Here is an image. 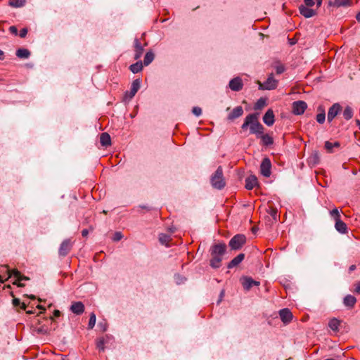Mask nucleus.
I'll use <instances>...</instances> for the list:
<instances>
[{"label":"nucleus","instance_id":"0e129e2a","mask_svg":"<svg viewBox=\"0 0 360 360\" xmlns=\"http://www.w3.org/2000/svg\"><path fill=\"white\" fill-rule=\"evenodd\" d=\"M356 122L357 126L359 127V129H360V120H356Z\"/></svg>","mask_w":360,"mask_h":360},{"label":"nucleus","instance_id":"680f3d73","mask_svg":"<svg viewBox=\"0 0 360 360\" xmlns=\"http://www.w3.org/2000/svg\"><path fill=\"white\" fill-rule=\"evenodd\" d=\"M26 313L28 314H34V311L33 310H27V311H26Z\"/></svg>","mask_w":360,"mask_h":360},{"label":"nucleus","instance_id":"69168bd1","mask_svg":"<svg viewBox=\"0 0 360 360\" xmlns=\"http://www.w3.org/2000/svg\"><path fill=\"white\" fill-rule=\"evenodd\" d=\"M314 159H315V160H318V159H319V155H318V154H317V153H316V154L314 155ZM315 162H316V160H315Z\"/></svg>","mask_w":360,"mask_h":360},{"label":"nucleus","instance_id":"aec40b11","mask_svg":"<svg viewBox=\"0 0 360 360\" xmlns=\"http://www.w3.org/2000/svg\"><path fill=\"white\" fill-rule=\"evenodd\" d=\"M257 184V179L255 175H250L245 179V188L252 190Z\"/></svg>","mask_w":360,"mask_h":360},{"label":"nucleus","instance_id":"6e6d98bb","mask_svg":"<svg viewBox=\"0 0 360 360\" xmlns=\"http://www.w3.org/2000/svg\"><path fill=\"white\" fill-rule=\"evenodd\" d=\"M260 285V283L259 281H255L252 279V285L259 286Z\"/></svg>","mask_w":360,"mask_h":360},{"label":"nucleus","instance_id":"f3484780","mask_svg":"<svg viewBox=\"0 0 360 360\" xmlns=\"http://www.w3.org/2000/svg\"><path fill=\"white\" fill-rule=\"evenodd\" d=\"M134 51H135L134 60H138L141 57V56L143 54V52L144 50L143 46L141 45V43L137 38H136L134 39Z\"/></svg>","mask_w":360,"mask_h":360},{"label":"nucleus","instance_id":"bf43d9fd","mask_svg":"<svg viewBox=\"0 0 360 360\" xmlns=\"http://www.w3.org/2000/svg\"><path fill=\"white\" fill-rule=\"evenodd\" d=\"M142 209H145V210H150V208L148 207V206H146V205H140L139 206Z\"/></svg>","mask_w":360,"mask_h":360},{"label":"nucleus","instance_id":"2eb2a0df","mask_svg":"<svg viewBox=\"0 0 360 360\" xmlns=\"http://www.w3.org/2000/svg\"><path fill=\"white\" fill-rule=\"evenodd\" d=\"M264 123L270 127L272 126L275 122V115L272 109H269L263 116Z\"/></svg>","mask_w":360,"mask_h":360},{"label":"nucleus","instance_id":"473e14b6","mask_svg":"<svg viewBox=\"0 0 360 360\" xmlns=\"http://www.w3.org/2000/svg\"><path fill=\"white\" fill-rule=\"evenodd\" d=\"M343 117L346 120H349L353 117V110L350 106H347L342 112Z\"/></svg>","mask_w":360,"mask_h":360},{"label":"nucleus","instance_id":"052dcab7","mask_svg":"<svg viewBox=\"0 0 360 360\" xmlns=\"http://www.w3.org/2000/svg\"><path fill=\"white\" fill-rule=\"evenodd\" d=\"M356 19L358 21H360V11L356 14Z\"/></svg>","mask_w":360,"mask_h":360},{"label":"nucleus","instance_id":"e2e57ef3","mask_svg":"<svg viewBox=\"0 0 360 360\" xmlns=\"http://www.w3.org/2000/svg\"><path fill=\"white\" fill-rule=\"evenodd\" d=\"M37 308L39 309H42V310L45 311V308L43 306H41V305H38Z\"/></svg>","mask_w":360,"mask_h":360},{"label":"nucleus","instance_id":"4d7b16f0","mask_svg":"<svg viewBox=\"0 0 360 360\" xmlns=\"http://www.w3.org/2000/svg\"><path fill=\"white\" fill-rule=\"evenodd\" d=\"M20 307L22 309L26 310V304L24 302H21V304H20Z\"/></svg>","mask_w":360,"mask_h":360},{"label":"nucleus","instance_id":"dca6fc26","mask_svg":"<svg viewBox=\"0 0 360 360\" xmlns=\"http://www.w3.org/2000/svg\"><path fill=\"white\" fill-rule=\"evenodd\" d=\"M309 7L310 6H307L306 5H301L299 7L300 14L306 18H309L311 17L314 16L316 14V11L312 8H310Z\"/></svg>","mask_w":360,"mask_h":360},{"label":"nucleus","instance_id":"412c9836","mask_svg":"<svg viewBox=\"0 0 360 360\" xmlns=\"http://www.w3.org/2000/svg\"><path fill=\"white\" fill-rule=\"evenodd\" d=\"M245 258V254L240 253L234 257L227 265L228 269H232L238 266Z\"/></svg>","mask_w":360,"mask_h":360},{"label":"nucleus","instance_id":"cd10ccee","mask_svg":"<svg viewBox=\"0 0 360 360\" xmlns=\"http://www.w3.org/2000/svg\"><path fill=\"white\" fill-rule=\"evenodd\" d=\"M155 55L152 51H148L146 52L144 59H143V65L148 66L150 65L153 60H154Z\"/></svg>","mask_w":360,"mask_h":360},{"label":"nucleus","instance_id":"de8ad7c7","mask_svg":"<svg viewBox=\"0 0 360 360\" xmlns=\"http://www.w3.org/2000/svg\"><path fill=\"white\" fill-rule=\"evenodd\" d=\"M9 31L11 34H14V35H17L18 34V29L15 26H11L9 27Z\"/></svg>","mask_w":360,"mask_h":360},{"label":"nucleus","instance_id":"a18cd8bd","mask_svg":"<svg viewBox=\"0 0 360 360\" xmlns=\"http://www.w3.org/2000/svg\"><path fill=\"white\" fill-rule=\"evenodd\" d=\"M98 327L102 331H105L107 330V323L105 322V321H104L103 322H100L98 323Z\"/></svg>","mask_w":360,"mask_h":360},{"label":"nucleus","instance_id":"0eeeda50","mask_svg":"<svg viewBox=\"0 0 360 360\" xmlns=\"http://www.w3.org/2000/svg\"><path fill=\"white\" fill-rule=\"evenodd\" d=\"M141 87V80L139 79H134L131 85L130 91H127L124 93V101H129L136 95L137 91Z\"/></svg>","mask_w":360,"mask_h":360},{"label":"nucleus","instance_id":"338daca9","mask_svg":"<svg viewBox=\"0 0 360 360\" xmlns=\"http://www.w3.org/2000/svg\"><path fill=\"white\" fill-rule=\"evenodd\" d=\"M30 297L32 299V300H34L35 299V296L34 295H30Z\"/></svg>","mask_w":360,"mask_h":360},{"label":"nucleus","instance_id":"7ed1b4c3","mask_svg":"<svg viewBox=\"0 0 360 360\" xmlns=\"http://www.w3.org/2000/svg\"><path fill=\"white\" fill-rule=\"evenodd\" d=\"M210 184L217 190H221L226 186V181L224 177L223 168L219 166L214 173L211 176Z\"/></svg>","mask_w":360,"mask_h":360},{"label":"nucleus","instance_id":"8fccbe9b","mask_svg":"<svg viewBox=\"0 0 360 360\" xmlns=\"http://www.w3.org/2000/svg\"><path fill=\"white\" fill-rule=\"evenodd\" d=\"M224 296V290H222L220 292L219 300H217V304H220V302H221V300H222V299H223Z\"/></svg>","mask_w":360,"mask_h":360},{"label":"nucleus","instance_id":"20e7f679","mask_svg":"<svg viewBox=\"0 0 360 360\" xmlns=\"http://www.w3.org/2000/svg\"><path fill=\"white\" fill-rule=\"evenodd\" d=\"M1 268L6 269V271L8 274V278H10L11 276H13L16 281L13 283L14 285H17L18 287H23L25 285L22 283H20V281H28L30 278L24 275H22L21 273L16 270H10L8 265H1Z\"/></svg>","mask_w":360,"mask_h":360},{"label":"nucleus","instance_id":"09e8293b","mask_svg":"<svg viewBox=\"0 0 360 360\" xmlns=\"http://www.w3.org/2000/svg\"><path fill=\"white\" fill-rule=\"evenodd\" d=\"M20 304H21V302H20V299L14 298L13 300V304L14 307H18V306H20Z\"/></svg>","mask_w":360,"mask_h":360},{"label":"nucleus","instance_id":"c9c22d12","mask_svg":"<svg viewBox=\"0 0 360 360\" xmlns=\"http://www.w3.org/2000/svg\"><path fill=\"white\" fill-rule=\"evenodd\" d=\"M268 213L273 218L274 221H277L279 218V214H278V210L276 207H270L268 210Z\"/></svg>","mask_w":360,"mask_h":360},{"label":"nucleus","instance_id":"774afa93","mask_svg":"<svg viewBox=\"0 0 360 360\" xmlns=\"http://www.w3.org/2000/svg\"><path fill=\"white\" fill-rule=\"evenodd\" d=\"M0 282L4 283V281L2 279V276L0 275Z\"/></svg>","mask_w":360,"mask_h":360},{"label":"nucleus","instance_id":"79ce46f5","mask_svg":"<svg viewBox=\"0 0 360 360\" xmlns=\"http://www.w3.org/2000/svg\"><path fill=\"white\" fill-rule=\"evenodd\" d=\"M276 72L278 75L282 74L285 71V67L281 65L278 64L275 66Z\"/></svg>","mask_w":360,"mask_h":360},{"label":"nucleus","instance_id":"6e6552de","mask_svg":"<svg viewBox=\"0 0 360 360\" xmlns=\"http://www.w3.org/2000/svg\"><path fill=\"white\" fill-rule=\"evenodd\" d=\"M307 108V104L304 101H294L292 104V112L296 115H302Z\"/></svg>","mask_w":360,"mask_h":360},{"label":"nucleus","instance_id":"ea45409f","mask_svg":"<svg viewBox=\"0 0 360 360\" xmlns=\"http://www.w3.org/2000/svg\"><path fill=\"white\" fill-rule=\"evenodd\" d=\"M104 345H105V340H104V338H99V339L97 340V342H96V347H97V349H98L100 351L103 352V351L105 350Z\"/></svg>","mask_w":360,"mask_h":360},{"label":"nucleus","instance_id":"a878e982","mask_svg":"<svg viewBox=\"0 0 360 360\" xmlns=\"http://www.w3.org/2000/svg\"><path fill=\"white\" fill-rule=\"evenodd\" d=\"M329 5L335 6V7L349 6L352 5V1L351 0H334V1H333V2L330 1Z\"/></svg>","mask_w":360,"mask_h":360},{"label":"nucleus","instance_id":"6ab92c4d","mask_svg":"<svg viewBox=\"0 0 360 360\" xmlns=\"http://www.w3.org/2000/svg\"><path fill=\"white\" fill-rule=\"evenodd\" d=\"M243 114V109L242 106H237L233 109V110L229 114L227 119L229 120H233L236 118L240 117Z\"/></svg>","mask_w":360,"mask_h":360},{"label":"nucleus","instance_id":"9d476101","mask_svg":"<svg viewBox=\"0 0 360 360\" xmlns=\"http://www.w3.org/2000/svg\"><path fill=\"white\" fill-rule=\"evenodd\" d=\"M342 111V106L340 103H335L332 105V106L328 109L327 120L328 122H331L335 117L340 114Z\"/></svg>","mask_w":360,"mask_h":360},{"label":"nucleus","instance_id":"72a5a7b5","mask_svg":"<svg viewBox=\"0 0 360 360\" xmlns=\"http://www.w3.org/2000/svg\"><path fill=\"white\" fill-rule=\"evenodd\" d=\"M25 4V0H10L8 5L14 8H20L23 6Z\"/></svg>","mask_w":360,"mask_h":360},{"label":"nucleus","instance_id":"bb28decb","mask_svg":"<svg viewBox=\"0 0 360 360\" xmlns=\"http://www.w3.org/2000/svg\"><path fill=\"white\" fill-rule=\"evenodd\" d=\"M15 55L19 58H28L30 56V52L27 49H18L16 51Z\"/></svg>","mask_w":360,"mask_h":360},{"label":"nucleus","instance_id":"3c124183","mask_svg":"<svg viewBox=\"0 0 360 360\" xmlns=\"http://www.w3.org/2000/svg\"><path fill=\"white\" fill-rule=\"evenodd\" d=\"M37 332L39 333H42V334H46L47 333V330L44 328V327H40L37 329Z\"/></svg>","mask_w":360,"mask_h":360},{"label":"nucleus","instance_id":"393cba45","mask_svg":"<svg viewBox=\"0 0 360 360\" xmlns=\"http://www.w3.org/2000/svg\"><path fill=\"white\" fill-rule=\"evenodd\" d=\"M240 282L243 285V288L245 290H249L253 285H252V278L249 276H243L240 278Z\"/></svg>","mask_w":360,"mask_h":360},{"label":"nucleus","instance_id":"603ef678","mask_svg":"<svg viewBox=\"0 0 360 360\" xmlns=\"http://www.w3.org/2000/svg\"><path fill=\"white\" fill-rule=\"evenodd\" d=\"M354 292H355L356 293L360 294V282H359L358 283H356V288H355Z\"/></svg>","mask_w":360,"mask_h":360},{"label":"nucleus","instance_id":"2f4dec72","mask_svg":"<svg viewBox=\"0 0 360 360\" xmlns=\"http://www.w3.org/2000/svg\"><path fill=\"white\" fill-rule=\"evenodd\" d=\"M325 148L327 150L329 153H333V148L334 147L339 148L340 146V143L338 141H335L334 143H331L328 141L325 142Z\"/></svg>","mask_w":360,"mask_h":360},{"label":"nucleus","instance_id":"c03bdc74","mask_svg":"<svg viewBox=\"0 0 360 360\" xmlns=\"http://www.w3.org/2000/svg\"><path fill=\"white\" fill-rule=\"evenodd\" d=\"M94 230V227L91 225L89 226V229H84L82 231V236L83 237H87L89 233V231H92Z\"/></svg>","mask_w":360,"mask_h":360},{"label":"nucleus","instance_id":"58836bf2","mask_svg":"<svg viewBox=\"0 0 360 360\" xmlns=\"http://www.w3.org/2000/svg\"><path fill=\"white\" fill-rule=\"evenodd\" d=\"M170 240L169 236L165 233H161L159 235V241L161 244H167Z\"/></svg>","mask_w":360,"mask_h":360},{"label":"nucleus","instance_id":"f8f14e48","mask_svg":"<svg viewBox=\"0 0 360 360\" xmlns=\"http://www.w3.org/2000/svg\"><path fill=\"white\" fill-rule=\"evenodd\" d=\"M226 250V245L224 243L214 244L210 248L211 255H224Z\"/></svg>","mask_w":360,"mask_h":360},{"label":"nucleus","instance_id":"c85d7f7f","mask_svg":"<svg viewBox=\"0 0 360 360\" xmlns=\"http://www.w3.org/2000/svg\"><path fill=\"white\" fill-rule=\"evenodd\" d=\"M318 110L320 111V112L316 115V120L318 123L323 124L326 120L325 110L322 106H319Z\"/></svg>","mask_w":360,"mask_h":360},{"label":"nucleus","instance_id":"c756f323","mask_svg":"<svg viewBox=\"0 0 360 360\" xmlns=\"http://www.w3.org/2000/svg\"><path fill=\"white\" fill-rule=\"evenodd\" d=\"M143 69V63L139 60V61H137L136 63L131 65L129 66V70L133 72V73H138L139 72H141Z\"/></svg>","mask_w":360,"mask_h":360},{"label":"nucleus","instance_id":"ddd939ff","mask_svg":"<svg viewBox=\"0 0 360 360\" xmlns=\"http://www.w3.org/2000/svg\"><path fill=\"white\" fill-rule=\"evenodd\" d=\"M279 316L284 323H289L292 319V314L288 308L282 309L279 311Z\"/></svg>","mask_w":360,"mask_h":360},{"label":"nucleus","instance_id":"864d4df0","mask_svg":"<svg viewBox=\"0 0 360 360\" xmlns=\"http://www.w3.org/2000/svg\"><path fill=\"white\" fill-rule=\"evenodd\" d=\"M356 265L352 264L349 267V273L350 274L352 271H354L356 269Z\"/></svg>","mask_w":360,"mask_h":360},{"label":"nucleus","instance_id":"5fc2aeb1","mask_svg":"<svg viewBox=\"0 0 360 360\" xmlns=\"http://www.w3.org/2000/svg\"><path fill=\"white\" fill-rule=\"evenodd\" d=\"M53 315L55 317H59L60 315V312L59 310H55L53 312Z\"/></svg>","mask_w":360,"mask_h":360},{"label":"nucleus","instance_id":"f03ea898","mask_svg":"<svg viewBox=\"0 0 360 360\" xmlns=\"http://www.w3.org/2000/svg\"><path fill=\"white\" fill-rule=\"evenodd\" d=\"M330 217L335 221V229L341 234H346L348 232L347 224L341 219V211L335 207L329 212Z\"/></svg>","mask_w":360,"mask_h":360},{"label":"nucleus","instance_id":"49530a36","mask_svg":"<svg viewBox=\"0 0 360 360\" xmlns=\"http://www.w3.org/2000/svg\"><path fill=\"white\" fill-rule=\"evenodd\" d=\"M27 32H28V30L27 28H22L20 31L19 36L21 38H25L26 37L27 34Z\"/></svg>","mask_w":360,"mask_h":360},{"label":"nucleus","instance_id":"f257e3e1","mask_svg":"<svg viewBox=\"0 0 360 360\" xmlns=\"http://www.w3.org/2000/svg\"><path fill=\"white\" fill-rule=\"evenodd\" d=\"M249 127L250 133L255 134L257 139H261L262 145L268 147L274 143V139L269 134H264V127L259 122V113L255 112L248 115L241 125L242 130Z\"/></svg>","mask_w":360,"mask_h":360},{"label":"nucleus","instance_id":"e433bc0d","mask_svg":"<svg viewBox=\"0 0 360 360\" xmlns=\"http://www.w3.org/2000/svg\"><path fill=\"white\" fill-rule=\"evenodd\" d=\"M307 6H313L316 4L317 7H320L322 4L323 0H304Z\"/></svg>","mask_w":360,"mask_h":360},{"label":"nucleus","instance_id":"1a4fd4ad","mask_svg":"<svg viewBox=\"0 0 360 360\" xmlns=\"http://www.w3.org/2000/svg\"><path fill=\"white\" fill-rule=\"evenodd\" d=\"M260 172L265 177H269L271 174V162L269 158H264L260 165Z\"/></svg>","mask_w":360,"mask_h":360},{"label":"nucleus","instance_id":"4468645a","mask_svg":"<svg viewBox=\"0 0 360 360\" xmlns=\"http://www.w3.org/2000/svg\"><path fill=\"white\" fill-rule=\"evenodd\" d=\"M229 88L232 91H239L243 89V84L241 78H240L239 77H237L232 79L229 82Z\"/></svg>","mask_w":360,"mask_h":360},{"label":"nucleus","instance_id":"9b49d317","mask_svg":"<svg viewBox=\"0 0 360 360\" xmlns=\"http://www.w3.org/2000/svg\"><path fill=\"white\" fill-rule=\"evenodd\" d=\"M72 248V244L70 239L64 240L59 248L58 254L60 257H65L70 252Z\"/></svg>","mask_w":360,"mask_h":360},{"label":"nucleus","instance_id":"39448f33","mask_svg":"<svg viewBox=\"0 0 360 360\" xmlns=\"http://www.w3.org/2000/svg\"><path fill=\"white\" fill-rule=\"evenodd\" d=\"M246 236L243 234L235 235L229 243V245L231 250H240L246 243Z\"/></svg>","mask_w":360,"mask_h":360},{"label":"nucleus","instance_id":"a19ab883","mask_svg":"<svg viewBox=\"0 0 360 360\" xmlns=\"http://www.w3.org/2000/svg\"><path fill=\"white\" fill-rule=\"evenodd\" d=\"M123 238V234L120 231H116L112 238V240L115 242L120 241Z\"/></svg>","mask_w":360,"mask_h":360},{"label":"nucleus","instance_id":"f704fd0d","mask_svg":"<svg viewBox=\"0 0 360 360\" xmlns=\"http://www.w3.org/2000/svg\"><path fill=\"white\" fill-rule=\"evenodd\" d=\"M266 105V99L264 98H260L257 100L254 105V109L255 110L262 109Z\"/></svg>","mask_w":360,"mask_h":360},{"label":"nucleus","instance_id":"a211bd4d","mask_svg":"<svg viewBox=\"0 0 360 360\" xmlns=\"http://www.w3.org/2000/svg\"><path fill=\"white\" fill-rule=\"evenodd\" d=\"M72 313L80 315L84 311V305L82 302H73L70 307Z\"/></svg>","mask_w":360,"mask_h":360},{"label":"nucleus","instance_id":"b1692460","mask_svg":"<svg viewBox=\"0 0 360 360\" xmlns=\"http://www.w3.org/2000/svg\"><path fill=\"white\" fill-rule=\"evenodd\" d=\"M356 302V299L354 296L347 295L344 297L343 304L345 306L352 308Z\"/></svg>","mask_w":360,"mask_h":360},{"label":"nucleus","instance_id":"5701e85b","mask_svg":"<svg viewBox=\"0 0 360 360\" xmlns=\"http://www.w3.org/2000/svg\"><path fill=\"white\" fill-rule=\"evenodd\" d=\"M100 143L103 147L110 146L111 145L110 136L106 132L102 133L100 136Z\"/></svg>","mask_w":360,"mask_h":360},{"label":"nucleus","instance_id":"4be33fe9","mask_svg":"<svg viewBox=\"0 0 360 360\" xmlns=\"http://www.w3.org/2000/svg\"><path fill=\"white\" fill-rule=\"evenodd\" d=\"M211 256L212 259L210 261V265L214 269L219 268L221 266L223 255H217Z\"/></svg>","mask_w":360,"mask_h":360},{"label":"nucleus","instance_id":"7c9ffc66","mask_svg":"<svg viewBox=\"0 0 360 360\" xmlns=\"http://www.w3.org/2000/svg\"><path fill=\"white\" fill-rule=\"evenodd\" d=\"M340 324V321L335 318H333L331 320H330V321L328 323V326L330 327V328L331 330L337 332L339 330Z\"/></svg>","mask_w":360,"mask_h":360},{"label":"nucleus","instance_id":"13d9d810","mask_svg":"<svg viewBox=\"0 0 360 360\" xmlns=\"http://www.w3.org/2000/svg\"><path fill=\"white\" fill-rule=\"evenodd\" d=\"M4 53L3 51H1L0 49V60H4Z\"/></svg>","mask_w":360,"mask_h":360},{"label":"nucleus","instance_id":"423d86ee","mask_svg":"<svg viewBox=\"0 0 360 360\" xmlns=\"http://www.w3.org/2000/svg\"><path fill=\"white\" fill-rule=\"evenodd\" d=\"M278 81L271 73L266 80L263 83H259V89L261 90H274L278 86Z\"/></svg>","mask_w":360,"mask_h":360},{"label":"nucleus","instance_id":"4c0bfd02","mask_svg":"<svg viewBox=\"0 0 360 360\" xmlns=\"http://www.w3.org/2000/svg\"><path fill=\"white\" fill-rule=\"evenodd\" d=\"M96 314L94 313H91L90 314L89 323H88L89 329H92L94 327L95 323H96Z\"/></svg>","mask_w":360,"mask_h":360},{"label":"nucleus","instance_id":"37998d69","mask_svg":"<svg viewBox=\"0 0 360 360\" xmlns=\"http://www.w3.org/2000/svg\"><path fill=\"white\" fill-rule=\"evenodd\" d=\"M192 112L195 116L198 117L202 114V109L200 107H193L192 109Z\"/></svg>","mask_w":360,"mask_h":360}]
</instances>
